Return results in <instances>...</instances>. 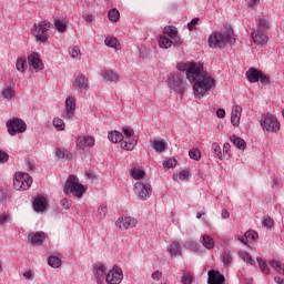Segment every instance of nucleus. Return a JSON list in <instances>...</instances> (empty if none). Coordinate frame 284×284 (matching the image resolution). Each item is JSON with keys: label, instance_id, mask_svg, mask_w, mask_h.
I'll list each match as a JSON object with an SVG mask.
<instances>
[{"label": "nucleus", "instance_id": "obj_43", "mask_svg": "<svg viewBox=\"0 0 284 284\" xmlns=\"http://www.w3.org/2000/svg\"><path fill=\"white\" fill-rule=\"evenodd\" d=\"M257 265L261 272H263V274H267L270 272V268L267 267V263L263 261V258L257 257Z\"/></svg>", "mask_w": 284, "mask_h": 284}, {"label": "nucleus", "instance_id": "obj_44", "mask_svg": "<svg viewBox=\"0 0 284 284\" xmlns=\"http://www.w3.org/2000/svg\"><path fill=\"white\" fill-rule=\"evenodd\" d=\"M189 156L193 161H201V151L199 149H192L189 151Z\"/></svg>", "mask_w": 284, "mask_h": 284}, {"label": "nucleus", "instance_id": "obj_10", "mask_svg": "<svg viewBox=\"0 0 284 284\" xmlns=\"http://www.w3.org/2000/svg\"><path fill=\"white\" fill-rule=\"evenodd\" d=\"M121 281H123V270L119 266H113L106 274L105 282L108 284H120Z\"/></svg>", "mask_w": 284, "mask_h": 284}, {"label": "nucleus", "instance_id": "obj_61", "mask_svg": "<svg viewBox=\"0 0 284 284\" xmlns=\"http://www.w3.org/2000/svg\"><path fill=\"white\" fill-rule=\"evenodd\" d=\"M196 23H199V18H194L193 20H191L189 23H187V29L190 31L194 30V26H196Z\"/></svg>", "mask_w": 284, "mask_h": 284}, {"label": "nucleus", "instance_id": "obj_36", "mask_svg": "<svg viewBox=\"0 0 284 284\" xmlns=\"http://www.w3.org/2000/svg\"><path fill=\"white\" fill-rule=\"evenodd\" d=\"M268 265H271L273 267V270H276V272H278V274H282L284 276V268H283V264L281 263V261L272 260L268 262Z\"/></svg>", "mask_w": 284, "mask_h": 284}, {"label": "nucleus", "instance_id": "obj_57", "mask_svg": "<svg viewBox=\"0 0 284 284\" xmlns=\"http://www.w3.org/2000/svg\"><path fill=\"white\" fill-rule=\"evenodd\" d=\"M179 179H181V181H186V179H190V171H181L178 174Z\"/></svg>", "mask_w": 284, "mask_h": 284}, {"label": "nucleus", "instance_id": "obj_33", "mask_svg": "<svg viewBox=\"0 0 284 284\" xmlns=\"http://www.w3.org/2000/svg\"><path fill=\"white\" fill-rule=\"evenodd\" d=\"M152 148L155 152H164L166 144L163 140H154L152 142Z\"/></svg>", "mask_w": 284, "mask_h": 284}, {"label": "nucleus", "instance_id": "obj_55", "mask_svg": "<svg viewBox=\"0 0 284 284\" xmlns=\"http://www.w3.org/2000/svg\"><path fill=\"white\" fill-rule=\"evenodd\" d=\"M10 155L6 151L0 150V163H8Z\"/></svg>", "mask_w": 284, "mask_h": 284}, {"label": "nucleus", "instance_id": "obj_6", "mask_svg": "<svg viewBox=\"0 0 284 284\" xmlns=\"http://www.w3.org/2000/svg\"><path fill=\"white\" fill-rule=\"evenodd\" d=\"M168 85L171 90L183 94L185 92V80H183V75L175 73V74H168Z\"/></svg>", "mask_w": 284, "mask_h": 284}, {"label": "nucleus", "instance_id": "obj_42", "mask_svg": "<svg viewBox=\"0 0 284 284\" xmlns=\"http://www.w3.org/2000/svg\"><path fill=\"white\" fill-rule=\"evenodd\" d=\"M131 176H133L138 181L141 179H145V171H143L141 169H133L131 172Z\"/></svg>", "mask_w": 284, "mask_h": 284}, {"label": "nucleus", "instance_id": "obj_39", "mask_svg": "<svg viewBox=\"0 0 284 284\" xmlns=\"http://www.w3.org/2000/svg\"><path fill=\"white\" fill-rule=\"evenodd\" d=\"M28 65V61H26L24 58H20L17 63H16V68L18 70V72H21V74H23V72H26V67Z\"/></svg>", "mask_w": 284, "mask_h": 284}, {"label": "nucleus", "instance_id": "obj_56", "mask_svg": "<svg viewBox=\"0 0 284 284\" xmlns=\"http://www.w3.org/2000/svg\"><path fill=\"white\" fill-rule=\"evenodd\" d=\"M98 214L100 219H105V214H108V206H99Z\"/></svg>", "mask_w": 284, "mask_h": 284}, {"label": "nucleus", "instance_id": "obj_12", "mask_svg": "<svg viewBox=\"0 0 284 284\" xmlns=\"http://www.w3.org/2000/svg\"><path fill=\"white\" fill-rule=\"evenodd\" d=\"M164 34L171 38V45L173 44L175 48L182 45L183 41L181 40V37H179V30H176L175 27H164Z\"/></svg>", "mask_w": 284, "mask_h": 284}, {"label": "nucleus", "instance_id": "obj_11", "mask_svg": "<svg viewBox=\"0 0 284 284\" xmlns=\"http://www.w3.org/2000/svg\"><path fill=\"white\" fill-rule=\"evenodd\" d=\"M267 31H263V29H253L251 32V39L254 41L255 45H267Z\"/></svg>", "mask_w": 284, "mask_h": 284}, {"label": "nucleus", "instance_id": "obj_31", "mask_svg": "<svg viewBox=\"0 0 284 284\" xmlns=\"http://www.w3.org/2000/svg\"><path fill=\"white\" fill-rule=\"evenodd\" d=\"M108 139L112 143H121V141H123L124 136H123V133H121L119 131H114V132L109 133Z\"/></svg>", "mask_w": 284, "mask_h": 284}, {"label": "nucleus", "instance_id": "obj_17", "mask_svg": "<svg viewBox=\"0 0 284 284\" xmlns=\"http://www.w3.org/2000/svg\"><path fill=\"white\" fill-rule=\"evenodd\" d=\"M221 261L224 267H230L234 263V253L230 248H223L221 252Z\"/></svg>", "mask_w": 284, "mask_h": 284}, {"label": "nucleus", "instance_id": "obj_50", "mask_svg": "<svg viewBox=\"0 0 284 284\" xmlns=\"http://www.w3.org/2000/svg\"><path fill=\"white\" fill-rule=\"evenodd\" d=\"M258 81L260 83L267 85L270 83V77H267V74H264L263 72H260Z\"/></svg>", "mask_w": 284, "mask_h": 284}, {"label": "nucleus", "instance_id": "obj_3", "mask_svg": "<svg viewBox=\"0 0 284 284\" xmlns=\"http://www.w3.org/2000/svg\"><path fill=\"white\" fill-rule=\"evenodd\" d=\"M88 185L79 183V178L77 175H70L64 184V194H73L78 199H81L85 194Z\"/></svg>", "mask_w": 284, "mask_h": 284}, {"label": "nucleus", "instance_id": "obj_30", "mask_svg": "<svg viewBox=\"0 0 284 284\" xmlns=\"http://www.w3.org/2000/svg\"><path fill=\"white\" fill-rule=\"evenodd\" d=\"M74 85L75 88H79V90H88L89 88L88 80L81 75L74 79Z\"/></svg>", "mask_w": 284, "mask_h": 284}, {"label": "nucleus", "instance_id": "obj_45", "mask_svg": "<svg viewBox=\"0 0 284 284\" xmlns=\"http://www.w3.org/2000/svg\"><path fill=\"white\" fill-rule=\"evenodd\" d=\"M55 29L58 32H65L68 24L63 22L62 20H55L54 21Z\"/></svg>", "mask_w": 284, "mask_h": 284}, {"label": "nucleus", "instance_id": "obj_25", "mask_svg": "<svg viewBox=\"0 0 284 284\" xmlns=\"http://www.w3.org/2000/svg\"><path fill=\"white\" fill-rule=\"evenodd\" d=\"M230 141L237 148V150H245L247 148V143H245V140L236 136V135H231Z\"/></svg>", "mask_w": 284, "mask_h": 284}, {"label": "nucleus", "instance_id": "obj_49", "mask_svg": "<svg viewBox=\"0 0 284 284\" xmlns=\"http://www.w3.org/2000/svg\"><path fill=\"white\" fill-rule=\"evenodd\" d=\"M212 150H214V153L216 154V156L219 159H221V156H223V153L221 152V146L219 145V143L214 142L212 144Z\"/></svg>", "mask_w": 284, "mask_h": 284}, {"label": "nucleus", "instance_id": "obj_13", "mask_svg": "<svg viewBox=\"0 0 284 284\" xmlns=\"http://www.w3.org/2000/svg\"><path fill=\"white\" fill-rule=\"evenodd\" d=\"M27 61L34 72H41V70H43V61H41L39 53L33 52L29 54Z\"/></svg>", "mask_w": 284, "mask_h": 284}, {"label": "nucleus", "instance_id": "obj_40", "mask_svg": "<svg viewBox=\"0 0 284 284\" xmlns=\"http://www.w3.org/2000/svg\"><path fill=\"white\" fill-rule=\"evenodd\" d=\"M105 45H108V48H115L116 50L120 49V44H119V40H116L115 38H106L104 40Z\"/></svg>", "mask_w": 284, "mask_h": 284}, {"label": "nucleus", "instance_id": "obj_18", "mask_svg": "<svg viewBox=\"0 0 284 284\" xmlns=\"http://www.w3.org/2000/svg\"><path fill=\"white\" fill-rule=\"evenodd\" d=\"M209 284H223L225 283V276L219 271H209Z\"/></svg>", "mask_w": 284, "mask_h": 284}, {"label": "nucleus", "instance_id": "obj_21", "mask_svg": "<svg viewBox=\"0 0 284 284\" xmlns=\"http://www.w3.org/2000/svg\"><path fill=\"white\" fill-rule=\"evenodd\" d=\"M45 207H48V200H45V197L39 196L34 199L33 210H36V212H43Z\"/></svg>", "mask_w": 284, "mask_h": 284}, {"label": "nucleus", "instance_id": "obj_63", "mask_svg": "<svg viewBox=\"0 0 284 284\" xmlns=\"http://www.w3.org/2000/svg\"><path fill=\"white\" fill-rule=\"evenodd\" d=\"M162 276H163V273H161V272H159V271H155V272L152 274V280H153V281H159Z\"/></svg>", "mask_w": 284, "mask_h": 284}, {"label": "nucleus", "instance_id": "obj_28", "mask_svg": "<svg viewBox=\"0 0 284 284\" xmlns=\"http://www.w3.org/2000/svg\"><path fill=\"white\" fill-rule=\"evenodd\" d=\"M168 252L171 255V258H176V254H179V252H181V246L179 241H173L170 245V247L168 248Z\"/></svg>", "mask_w": 284, "mask_h": 284}, {"label": "nucleus", "instance_id": "obj_48", "mask_svg": "<svg viewBox=\"0 0 284 284\" xmlns=\"http://www.w3.org/2000/svg\"><path fill=\"white\" fill-rule=\"evenodd\" d=\"M68 151L63 150V149H58L55 151V156H58V159H68Z\"/></svg>", "mask_w": 284, "mask_h": 284}, {"label": "nucleus", "instance_id": "obj_53", "mask_svg": "<svg viewBox=\"0 0 284 284\" xmlns=\"http://www.w3.org/2000/svg\"><path fill=\"white\" fill-rule=\"evenodd\" d=\"M244 234L248 241H254L258 239V234L256 232L247 231Z\"/></svg>", "mask_w": 284, "mask_h": 284}, {"label": "nucleus", "instance_id": "obj_60", "mask_svg": "<svg viewBox=\"0 0 284 284\" xmlns=\"http://www.w3.org/2000/svg\"><path fill=\"white\" fill-rule=\"evenodd\" d=\"M22 276L27 280V281H33L34 280V274H32V271H26Z\"/></svg>", "mask_w": 284, "mask_h": 284}, {"label": "nucleus", "instance_id": "obj_20", "mask_svg": "<svg viewBox=\"0 0 284 284\" xmlns=\"http://www.w3.org/2000/svg\"><path fill=\"white\" fill-rule=\"evenodd\" d=\"M28 241L29 243H31V245H41V243L45 241V233L43 232L31 233L28 236Z\"/></svg>", "mask_w": 284, "mask_h": 284}, {"label": "nucleus", "instance_id": "obj_24", "mask_svg": "<svg viewBox=\"0 0 284 284\" xmlns=\"http://www.w3.org/2000/svg\"><path fill=\"white\" fill-rule=\"evenodd\" d=\"M158 44L160 45V48H164L165 50H168L169 48H172L171 38L168 37V34L163 33V36L159 37Z\"/></svg>", "mask_w": 284, "mask_h": 284}, {"label": "nucleus", "instance_id": "obj_7", "mask_svg": "<svg viewBox=\"0 0 284 284\" xmlns=\"http://www.w3.org/2000/svg\"><path fill=\"white\" fill-rule=\"evenodd\" d=\"M32 185V178L28 173H16L13 180V187L14 190H22L26 191Z\"/></svg>", "mask_w": 284, "mask_h": 284}, {"label": "nucleus", "instance_id": "obj_51", "mask_svg": "<svg viewBox=\"0 0 284 284\" xmlns=\"http://www.w3.org/2000/svg\"><path fill=\"white\" fill-rule=\"evenodd\" d=\"M60 205H62L63 210H70L72 207V201L64 197L61 200Z\"/></svg>", "mask_w": 284, "mask_h": 284}, {"label": "nucleus", "instance_id": "obj_46", "mask_svg": "<svg viewBox=\"0 0 284 284\" xmlns=\"http://www.w3.org/2000/svg\"><path fill=\"white\" fill-rule=\"evenodd\" d=\"M53 126H55L58 130H64L65 122L61 118H54L53 119Z\"/></svg>", "mask_w": 284, "mask_h": 284}, {"label": "nucleus", "instance_id": "obj_22", "mask_svg": "<svg viewBox=\"0 0 284 284\" xmlns=\"http://www.w3.org/2000/svg\"><path fill=\"white\" fill-rule=\"evenodd\" d=\"M136 145V136H132V138H125L121 141V148L122 150H129L132 151L134 150Z\"/></svg>", "mask_w": 284, "mask_h": 284}, {"label": "nucleus", "instance_id": "obj_14", "mask_svg": "<svg viewBox=\"0 0 284 284\" xmlns=\"http://www.w3.org/2000/svg\"><path fill=\"white\" fill-rule=\"evenodd\" d=\"M115 225L119 230H130V227H136V220L131 216L120 217L115 222Z\"/></svg>", "mask_w": 284, "mask_h": 284}, {"label": "nucleus", "instance_id": "obj_35", "mask_svg": "<svg viewBox=\"0 0 284 284\" xmlns=\"http://www.w3.org/2000/svg\"><path fill=\"white\" fill-rule=\"evenodd\" d=\"M239 256L242 258V261L248 263V265H255L254 258H252V255H250V253L246 251H240Z\"/></svg>", "mask_w": 284, "mask_h": 284}, {"label": "nucleus", "instance_id": "obj_16", "mask_svg": "<svg viewBox=\"0 0 284 284\" xmlns=\"http://www.w3.org/2000/svg\"><path fill=\"white\" fill-rule=\"evenodd\" d=\"M243 112V108L241 105H234L231 112V123L234 128H239L241 124V114Z\"/></svg>", "mask_w": 284, "mask_h": 284}, {"label": "nucleus", "instance_id": "obj_2", "mask_svg": "<svg viewBox=\"0 0 284 284\" xmlns=\"http://www.w3.org/2000/svg\"><path fill=\"white\" fill-rule=\"evenodd\" d=\"M227 43H230V45H234V43H236L234 29H232V26L230 24L224 26V31L213 32L209 37V47L214 50H223Z\"/></svg>", "mask_w": 284, "mask_h": 284}, {"label": "nucleus", "instance_id": "obj_62", "mask_svg": "<svg viewBox=\"0 0 284 284\" xmlns=\"http://www.w3.org/2000/svg\"><path fill=\"white\" fill-rule=\"evenodd\" d=\"M10 195H8V191L6 190H0V201H6L8 200Z\"/></svg>", "mask_w": 284, "mask_h": 284}, {"label": "nucleus", "instance_id": "obj_32", "mask_svg": "<svg viewBox=\"0 0 284 284\" xmlns=\"http://www.w3.org/2000/svg\"><path fill=\"white\" fill-rule=\"evenodd\" d=\"M48 264L50 265V267H53L57 270L61 267V257L57 255H50L48 258Z\"/></svg>", "mask_w": 284, "mask_h": 284}, {"label": "nucleus", "instance_id": "obj_54", "mask_svg": "<svg viewBox=\"0 0 284 284\" xmlns=\"http://www.w3.org/2000/svg\"><path fill=\"white\" fill-rule=\"evenodd\" d=\"M182 284H192V276L190 273H184L181 280Z\"/></svg>", "mask_w": 284, "mask_h": 284}, {"label": "nucleus", "instance_id": "obj_27", "mask_svg": "<svg viewBox=\"0 0 284 284\" xmlns=\"http://www.w3.org/2000/svg\"><path fill=\"white\" fill-rule=\"evenodd\" d=\"M101 75L104 81H109L110 83H116L119 81V74L114 73V71H103Z\"/></svg>", "mask_w": 284, "mask_h": 284}, {"label": "nucleus", "instance_id": "obj_26", "mask_svg": "<svg viewBox=\"0 0 284 284\" xmlns=\"http://www.w3.org/2000/svg\"><path fill=\"white\" fill-rule=\"evenodd\" d=\"M106 272H108V268L103 264H97L94 266V276L97 281H101V278L105 276Z\"/></svg>", "mask_w": 284, "mask_h": 284}, {"label": "nucleus", "instance_id": "obj_23", "mask_svg": "<svg viewBox=\"0 0 284 284\" xmlns=\"http://www.w3.org/2000/svg\"><path fill=\"white\" fill-rule=\"evenodd\" d=\"M258 77H261V71L255 68H250L246 71V79L250 83H258Z\"/></svg>", "mask_w": 284, "mask_h": 284}, {"label": "nucleus", "instance_id": "obj_4", "mask_svg": "<svg viewBox=\"0 0 284 284\" xmlns=\"http://www.w3.org/2000/svg\"><path fill=\"white\" fill-rule=\"evenodd\" d=\"M48 30H50V23L41 21L40 23L33 24L31 32L39 43H48Z\"/></svg>", "mask_w": 284, "mask_h": 284}, {"label": "nucleus", "instance_id": "obj_8", "mask_svg": "<svg viewBox=\"0 0 284 284\" xmlns=\"http://www.w3.org/2000/svg\"><path fill=\"white\" fill-rule=\"evenodd\" d=\"M260 124L266 132H278L281 130V123L274 115H265Z\"/></svg>", "mask_w": 284, "mask_h": 284}, {"label": "nucleus", "instance_id": "obj_34", "mask_svg": "<svg viewBox=\"0 0 284 284\" xmlns=\"http://www.w3.org/2000/svg\"><path fill=\"white\" fill-rule=\"evenodd\" d=\"M270 28V20L267 19V17H263L258 20L257 23V30H263L264 32H267Z\"/></svg>", "mask_w": 284, "mask_h": 284}, {"label": "nucleus", "instance_id": "obj_9", "mask_svg": "<svg viewBox=\"0 0 284 284\" xmlns=\"http://www.w3.org/2000/svg\"><path fill=\"white\" fill-rule=\"evenodd\" d=\"M134 190L141 201H148L152 196V185L150 183L136 182Z\"/></svg>", "mask_w": 284, "mask_h": 284}, {"label": "nucleus", "instance_id": "obj_59", "mask_svg": "<svg viewBox=\"0 0 284 284\" xmlns=\"http://www.w3.org/2000/svg\"><path fill=\"white\" fill-rule=\"evenodd\" d=\"M264 227H272L274 225V221L272 217L267 216L263 220Z\"/></svg>", "mask_w": 284, "mask_h": 284}, {"label": "nucleus", "instance_id": "obj_64", "mask_svg": "<svg viewBox=\"0 0 284 284\" xmlns=\"http://www.w3.org/2000/svg\"><path fill=\"white\" fill-rule=\"evenodd\" d=\"M216 116L219 119H225V111H224V109H217L216 110Z\"/></svg>", "mask_w": 284, "mask_h": 284}, {"label": "nucleus", "instance_id": "obj_5", "mask_svg": "<svg viewBox=\"0 0 284 284\" xmlns=\"http://www.w3.org/2000/svg\"><path fill=\"white\" fill-rule=\"evenodd\" d=\"M7 130L11 136H14V134H23V132L28 130V124L19 118H13L7 122Z\"/></svg>", "mask_w": 284, "mask_h": 284}, {"label": "nucleus", "instance_id": "obj_58", "mask_svg": "<svg viewBox=\"0 0 284 284\" xmlns=\"http://www.w3.org/2000/svg\"><path fill=\"white\" fill-rule=\"evenodd\" d=\"M10 221V215L7 213H1L0 215V225H4V223H8Z\"/></svg>", "mask_w": 284, "mask_h": 284}, {"label": "nucleus", "instance_id": "obj_38", "mask_svg": "<svg viewBox=\"0 0 284 284\" xmlns=\"http://www.w3.org/2000/svg\"><path fill=\"white\" fill-rule=\"evenodd\" d=\"M2 97H3V99H14V97H16L14 89L10 88V87L3 88Z\"/></svg>", "mask_w": 284, "mask_h": 284}, {"label": "nucleus", "instance_id": "obj_15", "mask_svg": "<svg viewBox=\"0 0 284 284\" xmlns=\"http://www.w3.org/2000/svg\"><path fill=\"white\" fill-rule=\"evenodd\" d=\"M77 108V101L74 98H68L65 101V111L63 112V119H72L74 116V110Z\"/></svg>", "mask_w": 284, "mask_h": 284}, {"label": "nucleus", "instance_id": "obj_52", "mask_svg": "<svg viewBox=\"0 0 284 284\" xmlns=\"http://www.w3.org/2000/svg\"><path fill=\"white\" fill-rule=\"evenodd\" d=\"M122 132L124 134L123 136L128 138V139H130L132 136H136V135H134V130H132V129L123 128Z\"/></svg>", "mask_w": 284, "mask_h": 284}, {"label": "nucleus", "instance_id": "obj_37", "mask_svg": "<svg viewBox=\"0 0 284 284\" xmlns=\"http://www.w3.org/2000/svg\"><path fill=\"white\" fill-rule=\"evenodd\" d=\"M109 21H112L113 23H116L119 19L121 18V13L116 9H111L108 13Z\"/></svg>", "mask_w": 284, "mask_h": 284}, {"label": "nucleus", "instance_id": "obj_19", "mask_svg": "<svg viewBox=\"0 0 284 284\" xmlns=\"http://www.w3.org/2000/svg\"><path fill=\"white\" fill-rule=\"evenodd\" d=\"M94 145V138L90 135H81L77 139V146L80 149L92 148Z\"/></svg>", "mask_w": 284, "mask_h": 284}, {"label": "nucleus", "instance_id": "obj_1", "mask_svg": "<svg viewBox=\"0 0 284 284\" xmlns=\"http://www.w3.org/2000/svg\"><path fill=\"white\" fill-rule=\"evenodd\" d=\"M176 68L180 72H186V79L193 83V92L197 99L216 89L214 78L203 70V65L196 62H180Z\"/></svg>", "mask_w": 284, "mask_h": 284}, {"label": "nucleus", "instance_id": "obj_29", "mask_svg": "<svg viewBox=\"0 0 284 284\" xmlns=\"http://www.w3.org/2000/svg\"><path fill=\"white\" fill-rule=\"evenodd\" d=\"M202 245L205 250H213L215 242L210 235L205 234L202 236Z\"/></svg>", "mask_w": 284, "mask_h": 284}, {"label": "nucleus", "instance_id": "obj_47", "mask_svg": "<svg viewBox=\"0 0 284 284\" xmlns=\"http://www.w3.org/2000/svg\"><path fill=\"white\" fill-rule=\"evenodd\" d=\"M163 168H176V159L171 158L163 162Z\"/></svg>", "mask_w": 284, "mask_h": 284}, {"label": "nucleus", "instance_id": "obj_41", "mask_svg": "<svg viewBox=\"0 0 284 284\" xmlns=\"http://www.w3.org/2000/svg\"><path fill=\"white\" fill-rule=\"evenodd\" d=\"M69 54L72 59H81V49L79 47H70Z\"/></svg>", "mask_w": 284, "mask_h": 284}]
</instances>
